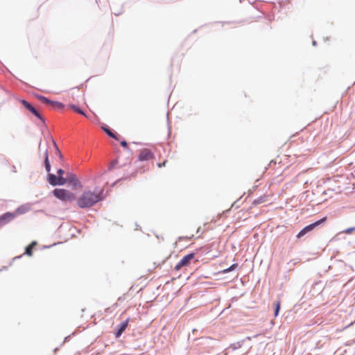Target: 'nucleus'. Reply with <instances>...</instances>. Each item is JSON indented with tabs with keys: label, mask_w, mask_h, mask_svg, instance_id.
I'll return each mask as SVG.
<instances>
[{
	"label": "nucleus",
	"mask_w": 355,
	"mask_h": 355,
	"mask_svg": "<svg viewBox=\"0 0 355 355\" xmlns=\"http://www.w3.org/2000/svg\"><path fill=\"white\" fill-rule=\"evenodd\" d=\"M104 191L103 188L98 187H95L93 191H85L78 199V206L81 209L92 207L105 199Z\"/></svg>",
	"instance_id": "nucleus-1"
},
{
	"label": "nucleus",
	"mask_w": 355,
	"mask_h": 355,
	"mask_svg": "<svg viewBox=\"0 0 355 355\" xmlns=\"http://www.w3.org/2000/svg\"><path fill=\"white\" fill-rule=\"evenodd\" d=\"M53 196L63 202H69L75 200L76 196L65 189L56 188L52 191Z\"/></svg>",
	"instance_id": "nucleus-2"
},
{
	"label": "nucleus",
	"mask_w": 355,
	"mask_h": 355,
	"mask_svg": "<svg viewBox=\"0 0 355 355\" xmlns=\"http://www.w3.org/2000/svg\"><path fill=\"white\" fill-rule=\"evenodd\" d=\"M327 218L322 217V218L316 220L314 223H312L306 226H305L303 229H302L298 234H297L296 237L297 239H301L303 236H304L308 233L312 232L313 230H315L316 227L320 226V225L324 223L327 221Z\"/></svg>",
	"instance_id": "nucleus-3"
},
{
	"label": "nucleus",
	"mask_w": 355,
	"mask_h": 355,
	"mask_svg": "<svg viewBox=\"0 0 355 355\" xmlns=\"http://www.w3.org/2000/svg\"><path fill=\"white\" fill-rule=\"evenodd\" d=\"M47 182L53 187L63 186L67 183L64 178L58 177L54 173H49L47 174Z\"/></svg>",
	"instance_id": "nucleus-4"
},
{
	"label": "nucleus",
	"mask_w": 355,
	"mask_h": 355,
	"mask_svg": "<svg viewBox=\"0 0 355 355\" xmlns=\"http://www.w3.org/2000/svg\"><path fill=\"white\" fill-rule=\"evenodd\" d=\"M21 105L29 112H31L35 117L39 119L43 123H45V119L40 114L37 110L25 99L21 101Z\"/></svg>",
	"instance_id": "nucleus-5"
},
{
	"label": "nucleus",
	"mask_w": 355,
	"mask_h": 355,
	"mask_svg": "<svg viewBox=\"0 0 355 355\" xmlns=\"http://www.w3.org/2000/svg\"><path fill=\"white\" fill-rule=\"evenodd\" d=\"M35 96L42 103L46 104V105H51L54 108H56L58 110H62L64 107V104L60 102L51 101L49 98H48L44 96H42V95H36Z\"/></svg>",
	"instance_id": "nucleus-6"
},
{
	"label": "nucleus",
	"mask_w": 355,
	"mask_h": 355,
	"mask_svg": "<svg viewBox=\"0 0 355 355\" xmlns=\"http://www.w3.org/2000/svg\"><path fill=\"white\" fill-rule=\"evenodd\" d=\"M195 253L191 252L184 256L180 261L175 265L174 269L175 270H180L183 266H188L191 263V261L194 258Z\"/></svg>",
	"instance_id": "nucleus-7"
},
{
	"label": "nucleus",
	"mask_w": 355,
	"mask_h": 355,
	"mask_svg": "<svg viewBox=\"0 0 355 355\" xmlns=\"http://www.w3.org/2000/svg\"><path fill=\"white\" fill-rule=\"evenodd\" d=\"M64 178L67 180V182L71 185L73 189L81 187V183L77 175L74 173L68 172L67 173V175Z\"/></svg>",
	"instance_id": "nucleus-8"
},
{
	"label": "nucleus",
	"mask_w": 355,
	"mask_h": 355,
	"mask_svg": "<svg viewBox=\"0 0 355 355\" xmlns=\"http://www.w3.org/2000/svg\"><path fill=\"white\" fill-rule=\"evenodd\" d=\"M15 218V214L12 212L7 211L0 215V228L3 225L9 223Z\"/></svg>",
	"instance_id": "nucleus-9"
},
{
	"label": "nucleus",
	"mask_w": 355,
	"mask_h": 355,
	"mask_svg": "<svg viewBox=\"0 0 355 355\" xmlns=\"http://www.w3.org/2000/svg\"><path fill=\"white\" fill-rule=\"evenodd\" d=\"M153 157H154V154L153 153V152L150 150H149L148 148L143 149L140 152V153L138 156V159L141 162L147 161Z\"/></svg>",
	"instance_id": "nucleus-10"
},
{
	"label": "nucleus",
	"mask_w": 355,
	"mask_h": 355,
	"mask_svg": "<svg viewBox=\"0 0 355 355\" xmlns=\"http://www.w3.org/2000/svg\"><path fill=\"white\" fill-rule=\"evenodd\" d=\"M128 322L129 319L128 318L117 325L114 332L116 338H119L122 335V334L125 331L128 326Z\"/></svg>",
	"instance_id": "nucleus-11"
},
{
	"label": "nucleus",
	"mask_w": 355,
	"mask_h": 355,
	"mask_svg": "<svg viewBox=\"0 0 355 355\" xmlns=\"http://www.w3.org/2000/svg\"><path fill=\"white\" fill-rule=\"evenodd\" d=\"M101 128L110 137L117 141L119 140L121 137L120 135L117 132H114L110 127H108L107 125H103Z\"/></svg>",
	"instance_id": "nucleus-12"
},
{
	"label": "nucleus",
	"mask_w": 355,
	"mask_h": 355,
	"mask_svg": "<svg viewBox=\"0 0 355 355\" xmlns=\"http://www.w3.org/2000/svg\"><path fill=\"white\" fill-rule=\"evenodd\" d=\"M30 210L28 205H22L18 207L12 214H15V217L18 215H22L27 213Z\"/></svg>",
	"instance_id": "nucleus-13"
},
{
	"label": "nucleus",
	"mask_w": 355,
	"mask_h": 355,
	"mask_svg": "<svg viewBox=\"0 0 355 355\" xmlns=\"http://www.w3.org/2000/svg\"><path fill=\"white\" fill-rule=\"evenodd\" d=\"M243 343H244V340H242L238 341L236 343L230 344V346L227 349H225V355H228L229 349H232V351H234L236 349L241 348L243 346Z\"/></svg>",
	"instance_id": "nucleus-14"
},
{
	"label": "nucleus",
	"mask_w": 355,
	"mask_h": 355,
	"mask_svg": "<svg viewBox=\"0 0 355 355\" xmlns=\"http://www.w3.org/2000/svg\"><path fill=\"white\" fill-rule=\"evenodd\" d=\"M44 166L45 168L46 171L47 172V174H49V173H51V163L49 161V153H48L47 149L45 150V153H44Z\"/></svg>",
	"instance_id": "nucleus-15"
},
{
	"label": "nucleus",
	"mask_w": 355,
	"mask_h": 355,
	"mask_svg": "<svg viewBox=\"0 0 355 355\" xmlns=\"http://www.w3.org/2000/svg\"><path fill=\"white\" fill-rule=\"evenodd\" d=\"M37 245V242L33 241L25 248V254L29 257L33 255V249Z\"/></svg>",
	"instance_id": "nucleus-16"
},
{
	"label": "nucleus",
	"mask_w": 355,
	"mask_h": 355,
	"mask_svg": "<svg viewBox=\"0 0 355 355\" xmlns=\"http://www.w3.org/2000/svg\"><path fill=\"white\" fill-rule=\"evenodd\" d=\"M280 309H281V303H280V301L277 300L275 302L274 317L276 318L278 316V315L279 313Z\"/></svg>",
	"instance_id": "nucleus-17"
},
{
	"label": "nucleus",
	"mask_w": 355,
	"mask_h": 355,
	"mask_svg": "<svg viewBox=\"0 0 355 355\" xmlns=\"http://www.w3.org/2000/svg\"><path fill=\"white\" fill-rule=\"evenodd\" d=\"M71 108L76 113H78L83 116H87L85 112L81 108H80L78 106L73 104L71 105Z\"/></svg>",
	"instance_id": "nucleus-18"
},
{
	"label": "nucleus",
	"mask_w": 355,
	"mask_h": 355,
	"mask_svg": "<svg viewBox=\"0 0 355 355\" xmlns=\"http://www.w3.org/2000/svg\"><path fill=\"white\" fill-rule=\"evenodd\" d=\"M237 267H238V263H233L230 267H228L227 268L224 269L222 271V272L225 274V273L232 272V271L234 270L236 268H237Z\"/></svg>",
	"instance_id": "nucleus-19"
},
{
	"label": "nucleus",
	"mask_w": 355,
	"mask_h": 355,
	"mask_svg": "<svg viewBox=\"0 0 355 355\" xmlns=\"http://www.w3.org/2000/svg\"><path fill=\"white\" fill-rule=\"evenodd\" d=\"M263 202H265V197L260 196V197L257 198V199H254L252 204L254 205H257L263 203Z\"/></svg>",
	"instance_id": "nucleus-20"
},
{
	"label": "nucleus",
	"mask_w": 355,
	"mask_h": 355,
	"mask_svg": "<svg viewBox=\"0 0 355 355\" xmlns=\"http://www.w3.org/2000/svg\"><path fill=\"white\" fill-rule=\"evenodd\" d=\"M117 163H118L117 159H114V160L110 162V164H109L108 170L110 171V170L113 169Z\"/></svg>",
	"instance_id": "nucleus-21"
},
{
	"label": "nucleus",
	"mask_w": 355,
	"mask_h": 355,
	"mask_svg": "<svg viewBox=\"0 0 355 355\" xmlns=\"http://www.w3.org/2000/svg\"><path fill=\"white\" fill-rule=\"evenodd\" d=\"M65 173V171L64 169L62 168H58L57 170V174L56 175H58V177H61V178H64L63 175Z\"/></svg>",
	"instance_id": "nucleus-22"
},
{
	"label": "nucleus",
	"mask_w": 355,
	"mask_h": 355,
	"mask_svg": "<svg viewBox=\"0 0 355 355\" xmlns=\"http://www.w3.org/2000/svg\"><path fill=\"white\" fill-rule=\"evenodd\" d=\"M354 231H355V227H352L347 228L346 230L343 231V232L345 234H351Z\"/></svg>",
	"instance_id": "nucleus-23"
},
{
	"label": "nucleus",
	"mask_w": 355,
	"mask_h": 355,
	"mask_svg": "<svg viewBox=\"0 0 355 355\" xmlns=\"http://www.w3.org/2000/svg\"><path fill=\"white\" fill-rule=\"evenodd\" d=\"M53 144H54V146H55V149H56V150H57V152H58V155H59L60 158H61V159H62V158L63 157V155H62V153H61L60 150H59V148H58V146H57V144H56V143H55V140H53Z\"/></svg>",
	"instance_id": "nucleus-24"
},
{
	"label": "nucleus",
	"mask_w": 355,
	"mask_h": 355,
	"mask_svg": "<svg viewBox=\"0 0 355 355\" xmlns=\"http://www.w3.org/2000/svg\"><path fill=\"white\" fill-rule=\"evenodd\" d=\"M121 146L126 149V150H129V147H128V142L125 140H123L122 141H121Z\"/></svg>",
	"instance_id": "nucleus-25"
},
{
	"label": "nucleus",
	"mask_w": 355,
	"mask_h": 355,
	"mask_svg": "<svg viewBox=\"0 0 355 355\" xmlns=\"http://www.w3.org/2000/svg\"><path fill=\"white\" fill-rule=\"evenodd\" d=\"M166 161H164L162 163H158L157 166L159 168H162L166 165Z\"/></svg>",
	"instance_id": "nucleus-26"
},
{
	"label": "nucleus",
	"mask_w": 355,
	"mask_h": 355,
	"mask_svg": "<svg viewBox=\"0 0 355 355\" xmlns=\"http://www.w3.org/2000/svg\"><path fill=\"white\" fill-rule=\"evenodd\" d=\"M12 172H14V173L16 172V167H15V166H12Z\"/></svg>",
	"instance_id": "nucleus-27"
},
{
	"label": "nucleus",
	"mask_w": 355,
	"mask_h": 355,
	"mask_svg": "<svg viewBox=\"0 0 355 355\" xmlns=\"http://www.w3.org/2000/svg\"><path fill=\"white\" fill-rule=\"evenodd\" d=\"M312 44H313V46H315V45L317 44L316 41L313 40V41L312 42Z\"/></svg>",
	"instance_id": "nucleus-28"
},
{
	"label": "nucleus",
	"mask_w": 355,
	"mask_h": 355,
	"mask_svg": "<svg viewBox=\"0 0 355 355\" xmlns=\"http://www.w3.org/2000/svg\"><path fill=\"white\" fill-rule=\"evenodd\" d=\"M8 269V267L7 266H3V270H7Z\"/></svg>",
	"instance_id": "nucleus-29"
},
{
	"label": "nucleus",
	"mask_w": 355,
	"mask_h": 355,
	"mask_svg": "<svg viewBox=\"0 0 355 355\" xmlns=\"http://www.w3.org/2000/svg\"><path fill=\"white\" fill-rule=\"evenodd\" d=\"M198 232H201V230H200V228L198 229L197 233H198Z\"/></svg>",
	"instance_id": "nucleus-30"
},
{
	"label": "nucleus",
	"mask_w": 355,
	"mask_h": 355,
	"mask_svg": "<svg viewBox=\"0 0 355 355\" xmlns=\"http://www.w3.org/2000/svg\"><path fill=\"white\" fill-rule=\"evenodd\" d=\"M198 232H201V230H200V228L198 229L197 233H198Z\"/></svg>",
	"instance_id": "nucleus-31"
},
{
	"label": "nucleus",
	"mask_w": 355,
	"mask_h": 355,
	"mask_svg": "<svg viewBox=\"0 0 355 355\" xmlns=\"http://www.w3.org/2000/svg\"><path fill=\"white\" fill-rule=\"evenodd\" d=\"M51 245H49V246H45L44 248H50Z\"/></svg>",
	"instance_id": "nucleus-32"
},
{
	"label": "nucleus",
	"mask_w": 355,
	"mask_h": 355,
	"mask_svg": "<svg viewBox=\"0 0 355 355\" xmlns=\"http://www.w3.org/2000/svg\"><path fill=\"white\" fill-rule=\"evenodd\" d=\"M114 14L115 15H119V13H116V12H114Z\"/></svg>",
	"instance_id": "nucleus-33"
},
{
	"label": "nucleus",
	"mask_w": 355,
	"mask_h": 355,
	"mask_svg": "<svg viewBox=\"0 0 355 355\" xmlns=\"http://www.w3.org/2000/svg\"><path fill=\"white\" fill-rule=\"evenodd\" d=\"M58 349V348H55V349H54V352H56Z\"/></svg>",
	"instance_id": "nucleus-34"
},
{
	"label": "nucleus",
	"mask_w": 355,
	"mask_h": 355,
	"mask_svg": "<svg viewBox=\"0 0 355 355\" xmlns=\"http://www.w3.org/2000/svg\"><path fill=\"white\" fill-rule=\"evenodd\" d=\"M92 355H94V354H92Z\"/></svg>",
	"instance_id": "nucleus-35"
}]
</instances>
